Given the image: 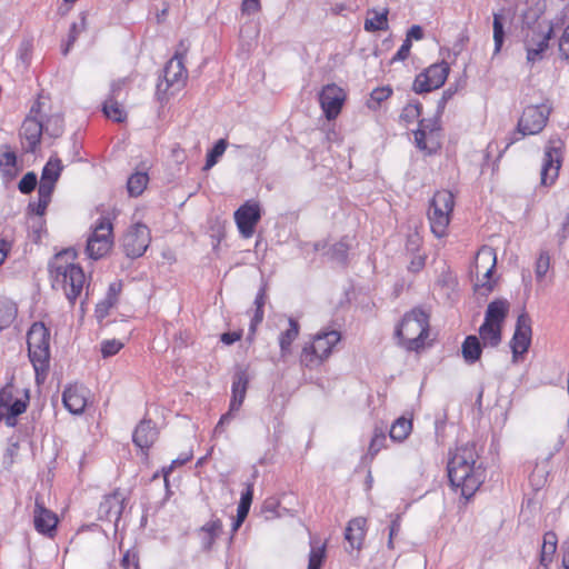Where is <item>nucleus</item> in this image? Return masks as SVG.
Instances as JSON below:
<instances>
[{
	"label": "nucleus",
	"mask_w": 569,
	"mask_h": 569,
	"mask_svg": "<svg viewBox=\"0 0 569 569\" xmlns=\"http://www.w3.org/2000/svg\"><path fill=\"white\" fill-rule=\"evenodd\" d=\"M479 452L476 442L457 447L448 461V477L452 487L460 489L461 496L470 499L485 481V469L477 465Z\"/></svg>",
	"instance_id": "f257e3e1"
},
{
	"label": "nucleus",
	"mask_w": 569,
	"mask_h": 569,
	"mask_svg": "<svg viewBox=\"0 0 569 569\" xmlns=\"http://www.w3.org/2000/svg\"><path fill=\"white\" fill-rule=\"evenodd\" d=\"M77 253L73 249H64L57 253L48 264L51 287L62 290L71 305L81 295L86 276L82 268L74 262Z\"/></svg>",
	"instance_id": "f03ea898"
},
{
	"label": "nucleus",
	"mask_w": 569,
	"mask_h": 569,
	"mask_svg": "<svg viewBox=\"0 0 569 569\" xmlns=\"http://www.w3.org/2000/svg\"><path fill=\"white\" fill-rule=\"evenodd\" d=\"M429 333V316L421 308L407 312L397 326L395 335L400 345L409 351H418L425 346Z\"/></svg>",
	"instance_id": "7ed1b4c3"
},
{
	"label": "nucleus",
	"mask_w": 569,
	"mask_h": 569,
	"mask_svg": "<svg viewBox=\"0 0 569 569\" xmlns=\"http://www.w3.org/2000/svg\"><path fill=\"white\" fill-rule=\"evenodd\" d=\"M187 48L181 42L174 56L166 63L163 68V79L157 83L156 96L163 102L170 96L180 91L187 82L188 72L184 67V57Z\"/></svg>",
	"instance_id": "20e7f679"
},
{
	"label": "nucleus",
	"mask_w": 569,
	"mask_h": 569,
	"mask_svg": "<svg viewBox=\"0 0 569 569\" xmlns=\"http://www.w3.org/2000/svg\"><path fill=\"white\" fill-rule=\"evenodd\" d=\"M28 353L37 377L46 373L50 362V332L42 322H34L27 335Z\"/></svg>",
	"instance_id": "39448f33"
},
{
	"label": "nucleus",
	"mask_w": 569,
	"mask_h": 569,
	"mask_svg": "<svg viewBox=\"0 0 569 569\" xmlns=\"http://www.w3.org/2000/svg\"><path fill=\"white\" fill-rule=\"evenodd\" d=\"M455 198L450 191L441 190L435 193L428 210V218L431 231L437 238L446 234Z\"/></svg>",
	"instance_id": "423d86ee"
},
{
	"label": "nucleus",
	"mask_w": 569,
	"mask_h": 569,
	"mask_svg": "<svg viewBox=\"0 0 569 569\" xmlns=\"http://www.w3.org/2000/svg\"><path fill=\"white\" fill-rule=\"evenodd\" d=\"M341 335L337 330L322 331L315 336L313 342L305 346L301 352V363L313 368L319 366L340 341Z\"/></svg>",
	"instance_id": "0eeeda50"
},
{
	"label": "nucleus",
	"mask_w": 569,
	"mask_h": 569,
	"mask_svg": "<svg viewBox=\"0 0 569 569\" xmlns=\"http://www.w3.org/2000/svg\"><path fill=\"white\" fill-rule=\"evenodd\" d=\"M113 227L108 218H100L89 236L86 252L90 259L98 260L106 256L113 244Z\"/></svg>",
	"instance_id": "6e6552de"
},
{
	"label": "nucleus",
	"mask_w": 569,
	"mask_h": 569,
	"mask_svg": "<svg viewBox=\"0 0 569 569\" xmlns=\"http://www.w3.org/2000/svg\"><path fill=\"white\" fill-rule=\"evenodd\" d=\"M151 241L149 228L143 223H134L124 232L121 247L128 258L141 257L148 249Z\"/></svg>",
	"instance_id": "1a4fd4ad"
},
{
	"label": "nucleus",
	"mask_w": 569,
	"mask_h": 569,
	"mask_svg": "<svg viewBox=\"0 0 569 569\" xmlns=\"http://www.w3.org/2000/svg\"><path fill=\"white\" fill-rule=\"evenodd\" d=\"M563 141L559 137H551L545 149L543 163L541 168V184L550 186L558 178L562 161L561 150Z\"/></svg>",
	"instance_id": "9d476101"
},
{
	"label": "nucleus",
	"mask_w": 569,
	"mask_h": 569,
	"mask_svg": "<svg viewBox=\"0 0 569 569\" xmlns=\"http://www.w3.org/2000/svg\"><path fill=\"white\" fill-rule=\"evenodd\" d=\"M551 112V108L545 103L528 106L518 121L517 133L522 137L537 134L543 130Z\"/></svg>",
	"instance_id": "9b49d317"
},
{
	"label": "nucleus",
	"mask_w": 569,
	"mask_h": 569,
	"mask_svg": "<svg viewBox=\"0 0 569 569\" xmlns=\"http://www.w3.org/2000/svg\"><path fill=\"white\" fill-rule=\"evenodd\" d=\"M39 112L40 102H36L20 128L22 148L26 152H34L40 143L43 133V122L38 117Z\"/></svg>",
	"instance_id": "f8f14e48"
},
{
	"label": "nucleus",
	"mask_w": 569,
	"mask_h": 569,
	"mask_svg": "<svg viewBox=\"0 0 569 569\" xmlns=\"http://www.w3.org/2000/svg\"><path fill=\"white\" fill-rule=\"evenodd\" d=\"M449 70L447 62L431 64L416 77L412 86L413 91L420 94L440 88L446 82Z\"/></svg>",
	"instance_id": "ddd939ff"
},
{
	"label": "nucleus",
	"mask_w": 569,
	"mask_h": 569,
	"mask_svg": "<svg viewBox=\"0 0 569 569\" xmlns=\"http://www.w3.org/2000/svg\"><path fill=\"white\" fill-rule=\"evenodd\" d=\"M553 33L555 28L552 26L543 29L539 24L527 34L525 47L527 50V61L529 63H535L543 58V52L548 49L549 40Z\"/></svg>",
	"instance_id": "4468645a"
},
{
	"label": "nucleus",
	"mask_w": 569,
	"mask_h": 569,
	"mask_svg": "<svg viewBox=\"0 0 569 569\" xmlns=\"http://www.w3.org/2000/svg\"><path fill=\"white\" fill-rule=\"evenodd\" d=\"M531 333V319L528 313L522 312L517 318L516 330L510 342L513 361L528 351Z\"/></svg>",
	"instance_id": "2eb2a0df"
},
{
	"label": "nucleus",
	"mask_w": 569,
	"mask_h": 569,
	"mask_svg": "<svg viewBox=\"0 0 569 569\" xmlns=\"http://www.w3.org/2000/svg\"><path fill=\"white\" fill-rule=\"evenodd\" d=\"M439 122L437 119H422L415 131L416 147L432 153L438 147Z\"/></svg>",
	"instance_id": "dca6fc26"
},
{
	"label": "nucleus",
	"mask_w": 569,
	"mask_h": 569,
	"mask_svg": "<svg viewBox=\"0 0 569 569\" xmlns=\"http://www.w3.org/2000/svg\"><path fill=\"white\" fill-rule=\"evenodd\" d=\"M345 99L346 94L343 90L337 84H327L322 88L319 94V101L328 120H333L338 117Z\"/></svg>",
	"instance_id": "f3484780"
},
{
	"label": "nucleus",
	"mask_w": 569,
	"mask_h": 569,
	"mask_svg": "<svg viewBox=\"0 0 569 569\" xmlns=\"http://www.w3.org/2000/svg\"><path fill=\"white\" fill-rule=\"evenodd\" d=\"M260 218L261 211L258 203L246 202L234 212V220L239 232L246 239L253 234Z\"/></svg>",
	"instance_id": "a211bd4d"
},
{
	"label": "nucleus",
	"mask_w": 569,
	"mask_h": 569,
	"mask_svg": "<svg viewBox=\"0 0 569 569\" xmlns=\"http://www.w3.org/2000/svg\"><path fill=\"white\" fill-rule=\"evenodd\" d=\"M58 521L57 515L47 509L42 499L37 497L33 510V525L36 530L43 536L52 538L56 535Z\"/></svg>",
	"instance_id": "6ab92c4d"
},
{
	"label": "nucleus",
	"mask_w": 569,
	"mask_h": 569,
	"mask_svg": "<svg viewBox=\"0 0 569 569\" xmlns=\"http://www.w3.org/2000/svg\"><path fill=\"white\" fill-rule=\"evenodd\" d=\"M124 508V497L117 490L100 502L98 517L100 520L113 521L117 526Z\"/></svg>",
	"instance_id": "aec40b11"
},
{
	"label": "nucleus",
	"mask_w": 569,
	"mask_h": 569,
	"mask_svg": "<svg viewBox=\"0 0 569 569\" xmlns=\"http://www.w3.org/2000/svg\"><path fill=\"white\" fill-rule=\"evenodd\" d=\"M497 264V256L495 249L491 247H482L476 256V269L486 268L483 273L485 282L477 284V289H483L486 292H490L493 289L492 283L489 281Z\"/></svg>",
	"instance_id": "412c9836"
},
{
	"label": "nucleus",
	"mask_w": 569,
	"mask_h": 569,
	"mask_svg": "<svg viewBox=\"0 0 569 569\" xmlns=\"http://www.w3.org/2000/svg\"><path fill=\"white\" fill-rule=\"evenodd\" d=\"M158 439V430L151 420L143 419L136 427L132 441L141 450H148Z\"/></svg>",
	"instance_id": "4be33fe9"
},
{
	"label": "nucleus",
	"mask_w": 569,
	"mask_h": 569,
	"mask_svg": "<svg viewBox=\"0 0 569 569\" xmlns=\"http://www.w3.org/2000/svg\"><path fill=\"white\" fill-rule=\"evenodd\" d=\"M249 385V376L244 369L239 368L232 377L230 411H238L242 406Z\"/></svg>",
	"instance_id": "5701e85b"
},
{
	"label": "nucleus",
	"mask_w": 569,
	"mask_h": 569,
	"mask_svg": "<svg viewBox=\"0 0 569 569\" xmlns=\"http://www.w3.org/2000/svg\"><path fill=\"white\" fill-rule=\"evenodd\" d=\"M62 402L67 410L73 415H80L87 406L84 388L80 386H69L62 393Z\"/></svg>",
	"instance_id": "b1692460"
},
{
	"label": "nucleus",
	"mask_w": 569,
	"mask_h": 569,
	"mask_svg": "<svg viewBox=\"0 0 569 569\" xmlns=\"http://www.w3.org/2000/svg\"><path fill=\"white\" fill-rule=\"evenodd\" d=\"M62 169L61 160L57 157H51L42 169L38 188L42 189L44 187L48 191L53 192Z\"/></svg>",
	"instance_id": "393cba45"
},
{
	"label": "nucleus",
	"mask_w": 569,
	"mask_h": 569,
	"mask_svg": "<svg viewBox=\"0 0 569 569\" xmlns=\"http://www.w3.org/2000/svg\"><path fill=\"white\" fill-rule=\"evenodd\" d=\"M366 519L361 517L349 521L345 538L351 549H361L366 536Z\"/></svg>",
	"instance_id": "a878e982"
},
{
	"label": "nucleus",
	"mask_w": 569,
	"mask_h": 569,
	"mask_svg": "<svg viewBox=\"0 0 569 569\" xmlns=\"http://www.w3.org/2000/svg\"><path fill=\"white\" fill-rule=\"evenodd\" d=\"M121 89V83H112L111 86V94L103 102L102 111L104 116L109 119H112L116 122H121L126 119V112L121 108V106L116 100V94Z\"/></svg>",
	"instance_id": "bb28decb"
},
{
	"label": "nucleus",
	"mask_w": 569,
	"mask_h": 569,
	"mask_svg": "<svg viewBox=\"0 0 569 569\" xmlns=\"http://www.w3.org/2000/svg\"><path fill=\"white\" fill-rule=\"evenodd\" d=\"M509 311V302L507 300L497 299L491 301L486 310L485 322L502 326Z\"/></svg>",
	"instance_id": "cd10ccee"
},
{
	"label": "nucleus",
	"mask_w": 569,
	"mask_h": 569,
	"mask_svg": "<svg viewBox=\"0 0 569 569\" xmlns=\"http://www.w3.org/2000/svg\"><path fill=\"white\" fill-rule=\"evenodd\" d=\"M389 10L385 8L382 11L369 9L365 20V30L368 32L383 31L388 29Z\"/></svg>",
	"instance_id": "c85d7f7f"
},
{
	"label": "nucleus",
	"mask_w": 569,
	"mask_h": 569,
	"mask_svg": "<svg viewBox=\"0 0 569 569\" xmlns=\"http://www.w3.org/2000/svg\"><path fill=\"white\" fill-rule=\"evenodd\" d=\"M222 531V522L220 519H213L204 523L200 528V535L202 540V548L210 550Z\"/></svg>",
	"instance_id": "c756f323"
},
{
	"label": "nucleus",
	"mask_w": 569,
	"mask_h": 569,
	"mask_svg": "<svg viewBox=\"0 0 569 569\" xmlns=\"http://www.w3.org/2000/svg\"><path fill=\"white\" fill-rule=\"evenodd\" d=\"M482 343L477 336H468L462 342L461 352L467 363H475L482 353Z\"/></svg>",
	"instance_id": "7c9ffc66"
},
{
	"label": "nucleus",
	"mask_w": 569,
	"mask_h": 569,
	"mask_svg": "<svg viewBox=\"0 0 569 569\" xmlns=\"http://www.w3.org/2000/svg\"><path fill=\"white\" fill-rule=\"evenodd\" d=\"M479 338L485 347L495 348L501 342V327L483 321L479 328Z\"/></svg>",
	"instance_id": "2f4dec72"
},
{
	"label": "nucleus",
	"mask_w": 569,
	"mask_h": 569,
	"mask_svg": "<svg viewBox=\"0 0 569 569\" xmlns=\"http://www.w3.org/2000/svg\"><path fill=\"white\" fill-rule=\"evenodd\" d=\"M264 303H266V288L261 287L256 296V299H254L256 311L250 321L249 333H248V340H250V341L253 339V336L257 330V326L259 323H261L263 320Z\"/></svg>",
	"instance_id": "473e14b6"
},
{
	"label": "nucleus",
	"mask_w": 569,
	"mask_h": 569,
	"mask_svg": "<svg viewBox=\"0 0 569 569\" xmlns=\"http://www.w3.org/2000/svg\"><path fill=\"white\" fill-rule=\"evenodd\" d=\"M387 446L386 432L382 428H375L368 452L363 457V462H371L375 457Z\"/></svg>",
	"instance_id": "72a5a7b5"
},
{
	"label": "nucleus",
	"mask_w": 569,
	"mask_h": 569,
	"mask_svg": "<svg viewBox=\"0 0 569 569\" xmlns=\"http://www.w3.org/2000/svg\"><path fill=\"white\" fill-rule=\"evenodd\" d=\"M508 19L503 11L493 13L492 29H493V42L495 53H498L503 44L506 36V23Z\"/></svg>",
	"instance_id": "f704fd0d"
},
{
	"label": "nucleus",
	"mask_w": 569,
	"mask_h": 569,
	"mask_svg": "<svg viewBox=\"0 0 569 569\" xmlns=\"http://www.w3.org/2000/svg\"><path fill=\"white\" fill-rule=\"evenodd\" d=\"M149 182V176L144 171L133 172L127 181V190L130 197L142 194Z\"/></svg>",
	"instance_id": "c9c22d12"
},
{
	"label": "nucleus",
	"mask_w": 569,
	"mask_h": 569,
	"mask_svg": "<svg viewBox=\"0 0 569 569\" xmlns=\"http://www.w3.org/2000/svg\"><path fill=\"white\" fill-rule=\"evenodd\" d=\"M412 430V422L410 419L400 417L391 425L389 436L391 440L401 442L408 438Z\"/></svg>",
	"instance_id": "e433bc0d"
},
{
	"label": "nucleus",
	"mask_w": 569,
	"mask_h": 569,
	"mask_svg": "<svg viewBox=\"0 0 569 569\" xmlns=\"http://www.w3.org/2000/svg\"><path fill=\"white\" fill-rule=\"evenodd\" d=\"M0 169L3 174L12 179L17 174V156L9 147L0 150Z\"/></svg>",
	"instance_id": "4c0bfd02"
},
{
	"label": "nucleus",
	"mask_w": 569,
	"mask_h": 569,
	"mask_svg": "<svg viewBox=\"0 0 569 569\" xmlns=\"http://www.w3.org/2000/svg\"><path fill=\"white\" fill-rule=\"evenodd\" d=\"M86 28H87L86 14L82 12V13H80L78 20L72 22V24L70 27L68 40H67L64 47L62 48L63 56H67L69 53L71 47L77 41L78 37L86 30Z\"/></svg>",
	"instance_id": "58836bf2"
},
{
	"label": "nucleus",
	"mask_w": 569,
	"mask_h": 569,
	"mask_svg": "<svg viewBox=\"0 0 569 569\" xmlns=\"http://www.w3.org/2000/svg\"><path fill=\"white\" fill-rule=\"evenodd\" d=\"M349 248L350 244L348 241V237H343L338 242L330 247V249L327 251V254L332 261H336L340 264H346Z\"/></svg>",
	"instance_id": "ea45409f"
},
{
	"label": "nucleus",
	"mask_w": 569,
	"mask_h": 569,
	"mask_svg": "<svg viewBox=\"0 0 569 569\" xmlns=\"http://www.w3.org/2000/svg\"><path fill=\"white\" fill-rule=\"evenodd\" d=\"M557 550V536L555 532H546L543 536V543L541 547L540 562L547 566L552 560V556Z\"/></svg>",
	"instance_id": "a19ab883"
},
{
	"label": "nucleus",
	"mask_w": 569,
	"mask_h": 569,
	"mask_svg": "<svg viewBox=\"0 0 569 569\" xmlns=\"http://www.w3.org/2000/svg\"><path fill=\"white\" fill-rule=\"evenodd\" d=\"M299 335V323L297 320L290 318L289 319V328L281 332L279 337V345L281 352L284 355L290 350V346L292 341L298 337Z\"/></svg>",
	"instance_id": "79ce46f5"
},
{
	"label": "nucleus",
	"mask_w": 569,
	"mask_h": 569,
	"mask_svg": "<svg viewBox=\"0 0 569 569\" xmlns=\"http://www.w3.org/2000/svg\"><path fill=\"white\" fill-rule=\"evenodd\" d=\"M52 193L44 187L42 189L38 188V201L30 202L28 209L37 216H43L51 201Z\"/></svg>",
	"instance_id": "37998d69"
},
{
	"label": "nucleus",
	"mask_w": 569,
	"mask_h": 569,
	"mask_svg": "<svg viewBox=\"0 0 569 569\" xmlns=\"http://www.w3.org/2000/svg\"><path fill=\"white\" fill-rule=\"evenodd\" d=\"M17 316V307L10 300H0V330L8 328Z\"/></svg>",
	"instance_id": "c03bdc74"
},
{
	"label": "nucleus",
	"mask_w": 569,
	"mask_h": 569,
	"mask_svg": "<svg viewBox=\"0 0 569 569\" xmlns=\"http://www.w3.org/2000/svg\"><path fill=\"white\" fill-rule=\"evenodd\" d=\"M308 569H320L326 558V546L318 542H310Z\"/></svg>",
	"instance_id": "a18cd8bd"
},
{
	"label": "nucleus",
	"mask_w": 569,
	"mask_h": 569,
	"mask_svg": "<svg viewBox=\"0 0 569 569\" xmlns=\"http://www.w3.org/2000/svg\"><path fill=\"white\" fill-rule=\"evenodd\" d=\"M391 94L392 89L390 87L376 88L367 100V107L371 110H377L383 101L391 97Z\"/></svg>",
	"instance_id": "49530a36"
},
{
	"label": "nucleus",
	"mask_w": 569,
	"mask_h": 569,
	"mask_svg": "<svg viewBox=\"0 0 569 569\" xmlns=\"http://www.w3.org/2000/svg\"><path fill=\"white\" fill-rule=\"evenodd\" d=\"M227 141L224 139H219L211 150L207 153L206 164L203 170L211 169L217 162L218 159L224 153L227 149Z\"/></svg>",
	"instance_id": "de8ad7c7"
},
{
	"label": "nucleus",
	"mask_w": 569,
	"mask_h": 569,
	"mask_svg": "<svg viewBox=\"0 0 569 569\" xmlns=\"http://www.w3.org/2000/svg\"><path fill=\"white\" fill-rule=\"evenodd\" d=\"M43 132L52 138H58L63 133V118L60 114L51 116L43 123Z\"/></svg>",
	"instance_id": "09e8293b"
},
{
	"label": "nucleus",
	"mask_w": 569,
	"mask_h": 569,
	"mask_svg": "<svg viewBox=\"0 0 569 569\" xmlns=\"http://www.w3.org/2000/svg\"><path fill=\"white\" fill-rule=\"evenodd\" d=\"M561 24L565 26L563 32L559 39V51L568 59L569 58V10L562 13Z\"/></svg>",
	"instance_id": "8fccbe9b"
},
{
	"label": "nucleus",
	"mask_w": 569,
	"mask_h": 569,
	"mask_svg": "<svg viewBox=\"0 0 569 569\" xmlns=\"http://www.w3.org/2000/svg\"><path fill=\"white\" fill-rule=\"evenodd\" d=\"M549 268H550V256H549L548 251H541L536 261V268H535V273H536L537 280L543 279V277L548 272Z\"/></svg>",
	"instance_id": "3c124183"
},
{
	"label": "nucleus",
	"mask_w": 569,
	"mask_h": 569,
	"mask_svg": "<svg viewBox=\"0 0 569 569\" xmlns=\"http://www.w3.org/2000/svg\"><path fill=\"white\" fill-rule=\"evenodd\" d=\"M37 174L33 171L27 172L19 181L18 189L23 194L31 193L37 187Z\"/></svg>",
	"instance_id": "603ef678"
},
{
	"label": "nucleus",
	"mask_w": 569,
	"mask_h": 569,
	"mask_svg": "<svg viewBox=\"0 0 569 569\" xmlns=\"http://www.w3.org/2000/svg\"><path fill=\"white\" fill-rule=\"evenodd\" d=\"M29 401V392L26 390V398L24 399H14L9 406L6 407L4 411L10 412L13 416H19L23 413L27 409Z\"/></svg>",
	"instance_id": "864d4df0"
},
{
	"label": "nucleus",
	"mask_w": 569,
	"mask_h": 569,
	"mask_svg": "<svg viewBox=\"0 0 569 569\" xmlns=\"http://www.w3.org/2000/svg\"><path fill=\"white\" fill-rule=\"evenodd\" d=\"M421 113V104L419 102L416 103H408L402 112H401V119L406 122H412L415 119H417Z\"/></svg>",
	"instance_id": "5fc2aeb1"
},
{
	"label": "nucleus",
	"mask_w": 569,
	"mask_h": 569,
	"mask_svg": "<svg viewBox=\"0 0 569 569\" xmlns=\"http://www.w3.org/2000/svg\"><path fill=\"white\" fill-rule=\"evenodd\" d=\"M122 348V343L116 339L104 340L101 343V353L103 358L114 356Z\"/></svg>",
	"instance_id": "6e6d98bb"
},
{
	"label": "nucleus",
	"mask_w": 569,
	"mask_h": 569,
	"mask_svg": "<svg viewBox=\"0 0 569 569\" xmlns=\"http://www.w3.org/2000/svg\"><path fill=\"white\" fill-rule=\"evenodd\" d=\"M120 291H121V283L120 282H112L109 286L106 300L103 301L102 305L106 306L107 309L113 307L116 305V302H117V297H118Z\"/></svg>",
	"instance_id": "4d7b16f0"
},
{
	"label": "nucleus",
	"mask_w": 569,
	"mask_h": 569,
	"mask_svg": "<svg viewBox=\"0 0 569 569\" xmlns=\"http://www.w3.org/2000/svg\"><path fill=\"white\" fill-rule=\"evenodd\" d=\"M191 458H192V453H188L183 457H179V458L174 459L169 467L163 468L164 481L168 482V476H169V473H171L173 471L176 466H183L189 460H191Z\"/></svg>",
	"instance_id": "13d9d810"
},
{
	"label": "nucleus",
	"mask_w": 569,
	"mask_h": 569,
	"mask_svg": "<svg viewBox=\"0 0 569 569\" xmlns=\"http://www.w3.org/2000/svg\"><path fill=\"white\" fill-rule=\"evenodd\" d=\"M411 46L412 44L409 42V40H405L396 54L392 57L391 62L406 60L410 54Z\"/></svg>",
	"instance_id": "bf43d9fd"
},
{
	"label": "nucleus",
	"mask_w": 569,
	"mask_h": 569,
	"mask_svg": "<svg viewBox=\"0 0 569 569\" xmlns=\"http://www.w3.org/2000/svg\"><path fill=\"white\" fill-rule=\"evenodd\" d=\"M121 567L123 569H139V561L136 555L127 551L121 559Z\"/></svg>",
	"instance_id": "052dcab7"
},
{
	"label": "nucleus",
	"mask_w": 569,
	"mask_h": 569,
	"mask_svg": "<svg viewBox=\"0 0 569 569\" xmlns=\"http://www.w3.org/2000/svg\"><path fill=\"white\" fill-rule=\"evenodd\" d=\"M456 92H457V89L452 88V87H449L443 91L442 97L438 101V107H437L438 113L443 112L447 102L456 94Z\"/></svg>",
	"instance_id": "680f3d73"
},
{
	"label": "nucleus",
	"mask_w": 569,
	"mask_h": 569,
	"mask_svg": "<svg viewBox=\"0 0 569 569\" xmlns=\"http://www.w3.org/2000/svg\"><path fill=\"white\" fill-rule=\"evenodd\" d=\"M246 486V490L241 493L239 505L250 508L253 498V482H248Z\"/></svg>",
	"instance_id": "e2e57ef3"
},
{
	"label": "nucleus",
	"mask_w": 569,
	"mask_h": 569,
	"mask_svg": "<svg viewBox=\"0 0 569 569\" xmlns=\"http://www.w3.org/2000/svg\"><path fill=\"white\" fill-rule=\"evenodd\" d=\"M241 9L247 14L258 12L260 10V0H243Z\"/></svg>",
	"instance_id": "0e129e2a"
},
{
	"label": "nucleus",
	"mask_w": 569,
	"mask_h": 569,
	"mask_svg": "<svg viewBox=\"0 0 569 569\" xmlns=\"http://www.w3.org/2000/svg\"><path fill=\"white\" fill-rule=\"evenodd\" d=\"M242 337V331H232V332H224L221 335L220 340L227 345L230 346L234 343L236 341L240 340Z\"/></svg>",
	"instance_id": "69168bd1"
},
{
	"label": "nucleus",
	"mask_w": 569,
	"mask_h": 569,
	"mask_svg": "<svg viewBox=\"0 0 569 569\" xmlns=\"http://www.w3.org/2000/svg\"><path fill=\"white\" fill-rule=\"evenodd\" d=\"M422 38H423L422 28L418 24H415L408 30L407 38L405 40H409V42H411L412 40H421Z\"/></svg>",
	"instance_id": "338daca9"
},
{
	"label": "nucleus",
	"mask_w": 569,
	"mask_h": 569,
	"mask_svg": "<svg viewBox=\"0 0 569 569\" xmlns=\"http://www.w3.org/2000/svg\"><path fill=\"white\" fill-rule=\"evenodd\" d=\"M234 411H228L224 415L221 416L220 420L218 421L213 432L214 435L221 433L223 431V426L229 423L233 418Z\"/></svg>",
	"instance_id": "774afa93"
}]
</instances>
